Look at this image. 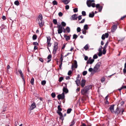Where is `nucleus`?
Masks as SVG:
<instances>
[{"label":"nucleus","mask_w":126,"mask_h":126,"mask_svg":"<svg viewBox=\"0 0 126 126\" xmlns=\"http://www.w3.org/2000/svg\"><path fill=\"white\" fill-rule=\"evenodd\" d=\"M105 104L107 105H109L110 104V103L109 102L108 100H106V101L105 102Z\"/></svg>","instance_id":"obj_61"},{"label":"nucleus","mask_w":126,"mask_h":126,"mask_svg":"<svg viewBox=\"0 0 126 126\" xmlns=\"http://www.w3.org/2000/svg\"><path fill=\"white\" fill-rule=\"evenodd\" d=\"M65 30L68 33H69L70 32V29L68 27H67L65 28Z\"/></svg>","instance_id":"obj_26"},{"label":"nucleus","mask_w":126,"mask_h":126,"mask_svg":"<svg viewBox=\"0 0 126 126\" xmlns=\"http://www.w3.org/2000/svg\"><path fill=\"white\" fill-rule=\"evenodd\" d=\"M10 68V65H7V73H9V71L8 70V69H9Z\"/></svg>","instance_id":"obj_48"},{"label":"nucleus","mask_w":126,"mask_h":126,"mask_svg":"<svg viewBox=\"0 0 126 126\" xmlns=\"http://www.w3.org/2000/svg\"><path fill=\"white\" fill-rule=\"evenodd\" d=\"M88 25L87 24H86L84 26V30H87L88 29Z\"/></svg>","instance_id":"obj_38"},{"label":"nucleus","mask_w":126,"mask_h":126,"mask_svg":"<svg viewBox=\"0 0 126 126\" xmlns=\"http://www.w3.org/2000/svg\"><path fill=\"white\" fill-rule=\"evenodd\" d=\"M51 54H49L48 56L47 57V58L49 60V59H51Z\"/></svg>","instance_id":"obj_57"},{"label":"nucleus","mask_w":126,"mask_h":126,"mask_svg":"<svg viewBox=\"0 0 126 126\" xmlns=\"http://www.w3.org/2000/svg\"><path fill=\"white\" fill-rule=\"evenodd\" d=\"M86 80L83 79H82L80 83V85L82 87H83L85 85Z\"/></svg>","instance_id":"obj_13"},{"label":"nucleus","mask_w":126,"mask_h":126,"mask_svg":"<svg viewBox=\"0 0 126 126\" xmlns=\"http://www.w3.org/2000/svg\"><path fill=\"white\" fill-rule=\"evenodd\" d=\"M58 43L57 42H55L53 47V53L55 54L56 53V51L58 48Z\"/></svg>","instance_id":"obj_3"},{"label":"nucleus","mask_w":126,"mask_h":126,"mask_svg":"<svg viewBox=\"0 0 126 126\" xmlns=\"http://www.w3.org/2000/svg\"><path fill=\"white\" fill-rule=\"evenodd\" d=\"M102 52H99L98 54V55L99 56H101L102 55Z\"/></svg>","instance_id":"obj_59"},{"label":"nucleus","mask_w":126,"mask_h":126,"mask_svg":"<svg viewBox=\"0 0 126 126\" xmlns=\"http://www.w3.org/2000/svg\"><path fill=\"white\" fill-rule=\"evenodd\" d=\"M47 45L48 47H50L51 45V44L50 43L51 40V38L50 36L47 37Z\"/></svg>","instance_id":"obj_5"},{"label":"nucleus","mask_w":126,"mask_h":126,"mask_svg":"<svg viewBox=\"0 0 126 126\" xmlns=\"http://www.w3.org/2000/svg\"><path fill=\"white\" fill-rule=\"evenodd\" d=\"M86 50H87L89 48L88 45L86 44L83 47Z\"/></svg>","instance_id":"obj_28"},{"label":"nucleus","mask_w":126,"mask_h":126,"mask_svg":"<svg viewBox=\"0 0 126 126\" xmlns=\"http://www.w3.org/2000/svg\"><path fill=\"white\" fill-rule=\"evenodd\" d=\"M64 93H63L61 94H58L57 96V98L59 100L61 99H63L64 98Z\"/></svg>","instance_id":"obj_6"},{"label":"nucleus","mask_w":126,"mask_h":126,"mask_svg":"<svg viewBox=\"0 0 126 126\" xmlns=\"http://www.w3.org/2000/svg\"><path fill=\"white\" fill-rule=\"evenodd\" d=\"M72 73V71L71 70H70L68 71V75H70Z\"/></svg>","instance_id":"obj_56"},{"label":"nucleus","mask_w":126,"mask_h":126,"mask_svg":"<svg viewBox=\"0 0 126 126\" xmlns=\"http://www.w3.org/2000/svg\"><path fill=\"white\" fill-rule=\"evenodd\" d=\"M73 11L74 13H76L78 11V8H76L73 9Z\"/></svg>","instance_id":"obj_45"},{"label":"nucleus","mask_w":126,"mask_h":126,"mask_svg":"<svg viewBox=\"0 0 126 126\" xmlns=\"http://www.w3.org/2000/svg\"><path fill=\"white\" fill-rule=\"evenodd\" d=\"M74 65L73 64L71 66V69L73 70H74L73 69V68L74 67H75V68H77V67L78 65L77 64V62L76 60H75L74 61Z\"/></svg>","instance_id":"obj_10"},{"label":"nucleus","mask_w":126,"mask_h":126,"mask_svg":"<svg viewBox=\"0 0 126 126\" xmlns=\"http://www.w3.org/2000/svg\"><path fill=\"white\" fill-rule=\"evenodd\" d=\"M103 8V6H100L98 8L99 12H100L102 11Z\"/></svg>","instance_id":"obj_35"},{"label":"nucleus","mask_w":126,"mask_h":126,"mask_svg":"<svg viewBox=\"0 0 126 126\" xmlns=\"http://www.w3.org/2000/svg\"><path fill=\"white\" fill-rule=\"evenodd\" d=\"M100 4H98L96 5L95 7L96 8H98L100 6Z\"/></svg>","instance_id":"obj_64"},{"label":"nucleus","mask_w":126,"mask_h":126,"mask_svg":"<svg viewBox=\"0 0 126 126\" xmlns=\"http://www.w3.org/2000/svg\"><path fill=\"white\" fill-rule=\"evenodd\" d=\"M94 71L95 72H97V70H98V69L95 66L94 67Z\"/></svg>","instance_id":"obj_37"},{"label":"nucleus","mask_w":126,"mask_h":126,"mask_svg":"<svg viewBox=\"0 0 126 126\" xmlns=\"http://www.w3.org/2000/svg\"><path fill=\"white\" fill-rule=\"evenodd\" d=\"M80 28L79 27H78L77 29V31L78 32H80L81 31Z\"/></svg>","instance_id":"obj_52"},{"label":"nucleus","mask_w":126,"mask_h":126,"mask_svg":"<svg viewBox=\"0 0 126 126\" xmlns=\"http://www.w3.org/2000/svg\"><path fill=\"white\" fill-rule=\"evenodd\" d=\"M59 16H62L63 15V13L61 12H59L58 14Z\"/></svg>","instance_id":"obj_58"},{"label":"nucleus","mask_w":126,"mask_h":126,"mask_svg":"<svg viewBox=\"0 0 126 126\" xmlns=\"http://www.w3.org/2000/svg\"><path fill=\"white\" fill-rule=\"evenodd\" d=\"M93 70V69L92 68H90L88 70L90 72H92V71H94Z\"/></svg>","instance_id":"obj_55"},{"label":"nucleus","mask_w":126,"mask_h":126,"mask_svg":"<svg viewBox=\"0 0 126 126\" xmlns=\"http://www.w3.org/2000/svg\"><path fill=\"white\" fill-rule=\"evenodd\" d=\"M54 28H57L58 29V30H63V28L61 25H58L57 27H55Z\"/></svg>","instance_id":"obj_23"},{"label":"nucleus","mask_w":126,"mask_h":126,"mask_svg":"<svg viewBox=\"0 0 126 126\" xmlns=\"http://www.w3.org/2000/svg\"><path fill=\"white\" fill-rule=\"evenodd\" d=\"M53 22L54 24L55 25H56L57 24V22L56 19H53Z\"/></svg>","instance_id":"obj_36"},{"label":"nucleus","mask_w":126,"mask_h":126,"mask_svg":"<svg viewBox=\"0 0 126 126\" xmlns=\"http://www.w3.org/2000/svg\"><path fill=\"white\" fill-rule=\"evenodd\" d=\"M18 71L22 79H23V81L24 82V83H25V79L24 78V75L22 73V71L20 69H19L18 70Z\"/></svg>","instance_id":"obj_9"},{"label":"nucleus","mask_w":126,"mask_h":126,"mask_svg":"<svg viewBox=\"0 0 126 126\" xmlns=\"http://www.w3.org/2000/svg\"><path fill=\"white\" fill-rule=\"evenodd\" d=\"M41 21V22H39L38 23L39 25L40 28L42 27L44 24V22L42 20Z\"/></svg>","instance_id":"obj_18"},{"label":"nucleus","mask_w":126,"mask_h":126,"mask_svg":"<svg viewBox=\"0 0 126 126\" xmlns=\"http://www.w3.org/2000/svg\"><path fill=\"white\" fill-rule=\"evenodd\" d=\"M52 3L53 5H57V1L55 0H54L52 2Z\"/></svg>","instance_id":"obj_42"},{"label":"nucleus","mask_w":126,"mask_h":126,"mask_svg":"<svg viewBox=\"0 0 126 126\" xmlns=\"http://www.w3.org/2000/svg\"><path fill=\"white\" fill-rule=\"evenodd\" d=\"M92 13H90L89 15V17L91 18L93 17L94 15V12H92Z\"/></svg>","instance_id":"obj_22"},{"label":"nucleus","mask_w":126,"mask_h":126,"mask_svg":"<svg viewBox=\"0 0 126 126\" xmlns=\"http://www.w3.org/2000/svg\"><path fill=\"white\" fill-rule=\"evenodd\" d=\"M51 96L53 98H54L56 96L55 94L54 93H52L51 94Z\"/></svg>","instance_id":"obj_44"},{"label":"nucleus","mask_w":126,"mask_h":126,"mask_svg":"<svg viewBox=\"0 0 126 126\" xmlns=\"http://www.w3.org/2000/svg\"><path fill=\"white\" fill-rule=\"evenodd\" d=\"M62 2L65 4H68L70 1V0H61Z\"/></svg>","instance_id":"obj_17"},{"label":"nucleus","mask_w":126,"mask_h":126,"mask_svg":"<svg viewBox=\"0 0 126 126\" xmlns=\"http://www.w3.org/2000/svg\"><path fill=\"white\" fill-rule=\"evenodd\" d=\"M101 64V63L100 62H98L97 64L95 66L96 67L99 69L100 66V65Z\"/></svg>","instance_id":"obj_20"},{"label":"nucleus","mask_w":126,"mask_h":126,"mask_svg":"<svg viewBox=\"0 0 126 126\" xmlns=\"http://www.w3.org/2000/svg\"><path fill=\"white\" fill-rule=\"evenodd\" d=\"M69 6L68 5H67L65 6V9L66 10H68L69 9Z\"/></svg>","instance_id":"obj_60"},{"label":"nucleus","mask_w":126,"mask_h":126,"mask_svg":"<svg viewBox=\"0 0 126 126\" xmlns=\"http://www.w3.org/2000/svg\"><path fill=\"white\" fill-rule=\"evenodd\" d=\"M64 37L65 39L67 41L70 39V37L69 36L67 35H66L65 34L64 35Z\"/></svg>","instance_id":"obj_19"},{"label":"nucleus","mask_w":126,"mask_h":126,"mask_svg":"<svg viewBox=\"0 0 126 126\" xmlns=\"http://www.w3.org/2000/svg\"><path fill=\"white\" fill-rule=\"evenodd\" d=\"M78 36L75 34H74L73 35V39H76L78 37Z\"/></svg>","instance_id":"obj_39"},{"label":"nucleus","mask_w":126,"mask_h":126,"mask_svg":"<svg viewBox=\"0 0 126 126\" xmlns=\"http://www.w3.org/2000/svg\"><path fill=\"white\" fill-rule=\"evenodd\" d=\"M101 64V63L100 62H98L97 64L95 66L96 67L99 69L100 66V65Z\"/></svg>","instance_id":"obj_21"},{"label":"nucleus","mask_w":126,"mask_h":126,"mask_svg":"<svg viewBox=\"0 0 126 126\" xmlns=\"http://www.w3.org/2000/svg\"><path fill=\"white\" fill-rule=\"evenodd\" d=\"M94 61V59H93L92 60H90V59H88L86 62V63L87 64H92L93 62Z\"/></svg>","instance_id":"obj_15"},{"label":"nucleus","mask_w":126,"mask_h":126,"mask_svg":"<svg viewBox=\"0 0 126 126\" xmlns=\"http://www.w3.org/2000/svg\"><path fill=\"white\" fill-rule=\"evenodd\" d=\"M86 3L87 6L89 7H90L91 6V3L90 1H88L87 0V1Z\"/></svg>","instance_id":"obj_25"},{"label":"nucleus","mask_w":126,"mask_h":126,"mask_svg":"<svg viewBox=\"0 0 126 126\" xmlns=\"http://www.w3.org/2000/svg\"><path fill=\"white\" fill-rule=\"evenodd\" d=\"M40 20V21L42 20L43 18V17L42 15L41 14H40L38 16Z\"/></svg>","instance_id":"obj_32"},{"label":"nucleus","mask_w":126,"mask_h":126,"mask_svg":"<svg viewBox=\"0 0 126 126\" xmlns=\"http://www.w3.org/2000/svg\"><path fill=\"white\" fill-rule=\"evenodd\" d=\"M75 123V122H74V120H73L72 121L71 124L69 126H73Z\"/></svg>","instance_id":"obj_41"},{"label":"nucleus","mask_w":126,"mask_h":126,"mask_svg":"<svg viewBox=\"0 0 126 126\" xmlns=\"http://www.w3.org/2000/svg\"><path fill=\"white\" fill-rule=\"evenodd\" d=\"M58 110L57 111V113L60 116V119L61 120H63L64 119L62 113L61 112L62 110V109L60 105L58 106Z\"/></svg>","instance_id":"obj_2"},{"label":"nucleus","mask_w":126,"mask_h":126,"mask_svg":"<svg viewBox=\"0 0 126 126\" xmlns=\"http://www.w3.org/2000/svg\"><path fill=\"white\" fill-rule=\"evenodd\" d=\"M117 26L116 24H114L111 27V31L114 32L117 29Z\"/></svg>","instance_id":"obj_14"},{"label":"nucleus","mask_w":126,"mask_h":126,"mask_svg":"<svg viewBox=\"0 0 126 126\" xmlns=\"http://www.w3.org/2000/svg\"><path fill=\"white\" fill-rule=\"evenodd\" d=\"M58 33L59 34H61L63 32V30H58Z\"/></svg>","instance_id":"obj_47"},{"label":"nucleus","mask_w":126,"mask_h":126,"mask_svg":"<svg viewBox=\"0 0 126 126\" xmlns=\"http://www.w3.org/2000/svg\"><path fill=\"white\" fill-rule=\"evenodd\" d=\"M109 42L108 41H107V42H106V44H105L104 47L103 48L105 49H106V48L107 47L108 45V44Z\"/></svg>","instance_id":"obj_33"},{"label":"nucleus","mask_w":126,"mask_h":126,"mask_svg":"<svg viewBox=\"0 0 126 126\" xmlns=\"http://www.w3.org/2000/svg\"><path fill=\"white\" fill-rule=\"evenodd\" d=\"M82 15L83 16H85L86 15V12L85 11H83L82 12Z\"/></svg>","instance_id":"obj_46"},{"label":"nucleus","mask_w":126,"mask_h":126,"mask_svg":"<svg viewBox=\"0 0 126 126\" xmlns=\"http://www.w3.org/2000/svg\"><path fill=\"white\" fill-rule=\"evenodd\" d=\"M34 79L33 77H32L31 79L30 83L32 85L34 84Z\"/></svg>","instance_id":"obj_27"},{"label":"nucleus","mask_w":126,"mask_h":126,"mask_svg":"<svg viewBox=\"0 0 126 126\" xmlns=\"http://www.w3.org/2000/svg\"><path fill=\"white\" fill-rule=\"evenodd\" d=\"M46 83L45 80H43L41 82L42 84L43 85H45Z\"/></svg>","instance_id":"obj_49"},{"label":"nucleus","mask_w":126,"mask_h":126,"mask_svg":"<svg viewBox=\"0 0 126 126\" xmlns=\"http://www.w3.org/2000/svg\"><path fill=\"white\" fill-rule=\"evenodd\" d=\"M63 79V77H60L59 79V81L60 82H61Z\"/></svg>","instance_id":"obj_43"},{"label":"nucleus","mask_w":126,"mask_h":126,"mask_svg":"<svg viewBox=\"0 0 126 126\" xmlns=\"http://www.w3.org/2000/svg\"><path fill=\"white\" fill-rule=\"evenodd\" d=\"M105 80V78H103L101 79V81L103 83Z\"/></svg>","instance_id":"obj_54"},{"label":"nucleus","mask_w":126,"mask_h":126,"mask_svg":"<svg viewBox=\"0 0 126 126\" xmlns=\"http://www.w3.org/2000/svg\"><path fill=\"white\" fill-rule=\"evenodd\" d=\"M91 6H92L93 7H94L95 6V3H91Z\"/></svg>","instance_id":"obj_62"},{"label":"nucleus","mask_w":126,"mask_h":126,"mask_svg":"<svg viewBox=\"0 0 126 126\" xmlns=\"http://www.w3.org/2000/svg\"><path fill=\"white\" fill-rule=\"evenodd\" d=\"M115 105L112 104L110 106V107L109 108V109L110 112L112 113H114V107Z\"/></svg>","instance_id":"obj_8"},{"label":"nucleus","mask_w":126,"mask_h":126,"mask_svg":"<svg viewBox=\"0 0 126 126\" xmlns=\"http://www.w3.org/2000/svg\"><path fill=\"white\" fill-rule=\"evenodd\" d=\"M75 82L76 83V84L77 85V86H79L80 83V81L79 80L77 79L75 81Z\"/></svg>","instance_id":"obj_24"},{"label":"nucleus","mask_w":126,"mask_h":126,"mask_svg":"<svg viewBox=\"0 0 126 126\" xmlns=\"http://www.w3.org/2000/svg\"><path fill=\"white\" fill-rule=\"evenodd\" d=\"M37 36L36 34H34L32 36V39L33 40H35L37 39Z\"/></svg>","instance_id":"obj_30"},{"label":"nucleus","mask_w":126,"mask_h":126,"mask_svg":"<svg viewBox=\"0 0 126 126\" xmlns=\"http://www.w3.org/2000/svg\"><path fill=\"white\" fill-rule=\"evenodd\" d=\"M102 48L103 49V50L102 51V53L103 54H105L106 53V49H105L104 48Z\"/></svg>","instance_id":"obj_34"},{"label":"nucleus","mask_w":126,"mask_h":126,"mask_svg":"<svg viewBox=\"0 0 126 126\" xmlns=\"http://www.w3.org/2000/svg\"><path fill=\"white\" fill-rule=\"evenodd\" d=\"M98 58V56L96 54H95L93 57V59H97Z\"/></svg>","instance_id":"obj_50"},{"label":"nucleus","mask_w":126,"mask_h":126,"mask_svg":"<svg viewBox=\"0 0 126 126\" xmlns=\"http://www.w3.org/2000/svg\"><path fill=\"white\" fill-rule=\"evenodd\" d=\"M14 4L15 5L18 6L19 5V1L17 0L16 1L14 2Z\"/></svg>","instance_id":"obj_31"},{"label":"nucleus","mask_w":126,"mask_h":126,"mask_svg":"<svg viewBox=\"0 0 126 126\" xmlns=\"http://www.w3.org/2000/svg\"><path fill=\"white\" fill-rule=\"evenodd\" d=\"M77 15L76 14H75L71 16V20H76L77 18Z\"/></svg>","instance_id":"obj_16"},{"label":"nucleus","mask_w":126,"mask_h":126,"mask_svg":"<svg viewBox=\"0 0 126 126\" xmlns=\"http://www.w3.org/2000/svg\"><path fill=\"white\" fill-rule=\"evenodd\" d=\"M61 24L62 26L63 27H65L66 25V23L63 21H62L61 23Z\"/></svg>","instance_id":"obj_40"},{"label":"nucleus","mask_w":126,"mask_h":126,"mask_svg":"<svg viewBox=\"0 0 126 126\" xmlns=\"http://www.w3.org/2000/svg\"><path fill=\"white\" fill-rule=\"evenodd\" d=\"M92 88V85H90L85 86L81 90V92L83 95H85L88 93V91Z\"/></svg>","instance_id":"obj_1"},{"label":"nucleus","mask_w":126,"mask_h":126,"mask_svg":"<svg viewBox=\"0 0 126 126\" xmlns=\"http://www.w3.org/2000/svg\"><path fill=\"white\" fill-rule=\"evenodd\" d=\"M82 33L83 34L85 35L86 34V32L85 30L82 29Z\"/></svg>","instance_id":"obj_53"},{"label":"nucleus","mask_w":126,"mask_h":126,"mask_svg":"<svg viewBox=\"0 0 126 126\" xmlns=\"http://www.w3.org/2000/svg\"><path fill=\"white\" fill-rule=\"evenodd\" d=\"M36 107L35 103L34 102L30 106V110H32L34 109Z\"/></svg>","instance_id":"obj_12"},{"label":"nucleus","mask_w":126,"mask_h":126,"mask_svg":"<svg viewBox=\"0 0 126 126\" xmlns=\"http://www.w3.org/2000/svg\"><path fill=\"white\" fill-rule=\"evenodd\" d=\"M72 110L71 108H69L67 110V113L68 114L70 113Z\"/></svg>","instance_id":"obj_29"},{"label":"nucleus","mask_w":126,"mask_h":126,"mask_svg":"<svg viewBox=\"0 0 126 126\" xmlns=\"http://www.w3.org/2000/svg\"><path fill=\"white\" fill-rule=\"evenodd\" d=\"M87 73V71H84L82 72V75L83 76H84Z\"/></svg>","instance_id":"obj_51"},{"label":"nucleus","mask_w":126,"mask_h":126,"mask_svg":"<svg viewBox=\"0 0 126 126\" xmlns=\"http://www.w3.org/2000/svg\"><path fill=\"white\" fill-rule=\"evenodd\" d=\"M82 16H78V20H80L82 19L81 17Z\"/></svg>","instance_id":"obj_63"},{"label":"nucleus","mask_w":126,"mask_h":126,"mask_svg":"<svg viewBox=\"0 0 126 126\" xmlns=\"http://www.w3.org/2000/svg\"><path fill=\"white\" fill-rule=\"evenodd\" d=\"M121 111V109H120L119 107H118L114 111V113L115 114L117 115L120 113Z\"/></svg>","instance_id":"obj_4"},{"label":"nucleus","mask_w":126,"mask_h":126,"mask_svg":"<svg viewBox=\"0 0 126 126\" xmlns=\"http://www.w3.org/2000/svg\"><path fill=\"white\" fill-rule=\"evenodd\" d=\"M109 36V34L107 33H106L105 34H103L101 38L102 39L104 40L105 39V38H107Z\"/></svg>","instance_id":"obj_11"},{"label":"nucleus","mask_w":126,"mask_h":126,"mask_svg":"<svg viewBox=\"0 0 126 126\" xmlns=\"http://www.w3.org/2000/svg\"><path fill=\"white\" fill-rule=\"evenodd\" d=\"M65 84V86H64L63 87V92H64L65 94H66L68 92V89H67V84L65 83H63Z\"/></svg>","instance_id":"obj_7"}]
</instances>
